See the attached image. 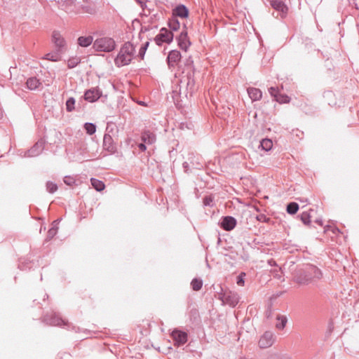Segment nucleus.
<instances>
[{
  "instance_id": "f257e3e1",
  "label": "nucleus",
  "mask_w": 359,
  "mask_h": 359,
  "mask_svg": "<svg viewBox=\"0 0 359 359\" xmlns=\"http://www.w3.org/2000/svg\"><path fill=\"white\" fill-rule=\"evenodd\" d=\"M321 271L314 265H307L299 270L294 276V281L299 285H309L322 278Z\"/></svg>"
},
{
  "instance_id": "f03ea898",
  "label": "nucleus",
  "mask_w": 359,
  "mask_h": 359,
  "mask_svg": "<svg viewBox=\"0 0 359 359\" xmlns=\"http://www.w3.org/2000/svg\"><path fill=\"white\" fill-rule=\"evenodd\" d=\"M135 52V47L130 42L125 43L114 60L115 65L118 67L129 65Z\"/></svg>"
},
{
  "instance_id": "7ed1b4c3",
  "label": "nucleus",
  "mask_w": 359,
  "mask_h": 359,
  "mask_svg": "<svg viewBox=\"0 0 359 359\" xmlns=\"http://www.w3.org/2000/svg\"><path fill=\"white\" fill-rule=\"evenodd\" d=\"M115 41L111 38H100L95 41L93 47L97 51L111 52L115 48Z\"/></svg>"
},
{
  "instance_id": "20e7f679",
  "label": "nucleus",
  "mask_w": 359,
  "mask_h": 359,
  "mask_svg": "<svg viewBox=\"0 0 359 359\" xmlns=\"http://www.w3.org/2000/svg\"><path fill=\"white\" fill-rule=\"evenodd\" d=\"M46 141L43 139L39 140L31 149L20 154L23 157H35L41 154L44 149Z\"/></svg>"
},
{
  "instance_id": "39448f33",
  "label": "nucleus",
  "mask_w": 359,
  "mask_h": 359,
  "mask_svg": "<svg viewBox=\"0 0 359 359\" xmlns=\"http://www.w3.org/2000/svg\"><path fill=\"white\" fill-rule=\"evenodd\" d=\"M52 42L54 43L55 50L64 53L67 50V42L59 31L55 30L52 34Z\"/></svg>"
},
{
  "instance_id": "423d86ee",
  "label": "nucleus",
  "mask_w": 359,
  "mask_h": 359,
  "mask_svg": "<svg viewBox=\"0 0 359 359\" xmlns=\"http://www.w3.org/2000/svg\"><path fill=\"white\" fill-rule=\"evenodd\" d=\"M173 34L166 28H161L160 32L155 36L154 41L158 46L163 43H170L173 40Z\"/></svg>"
},
{
  "instance_id": "0eeeda50",
  "label": "nucleus",
  "mask_w": 359,
  "mask_h": 359,
  "mask_svg": "<svg viewBox=\"0 0 359 359\" xmlns=\"http://www.w3.org/2000/svg\"><path fill=\"white\" fill-rule=\"evenodd\" d=\"M316 212L313 209H309V211L303 212L301 215V220L304 224H309L313 220L319 224L320 225H323V221L321 219H318L316 217Z\"/></svg>"
},
{
  "instance_id": "6e6552de",
  "label": "nucleus",
  "mask_w": 359,
  "mask_h": 359,
  "mask_svg": "<svg viewBox=\"0 0 359 359\" xmlns=\"http://www.w3.org/2000/svg\"><path fill=\"white\" fill-rule=\"evenodd\" d=\"M275 341V337L273 332L270 331L265 332L260 337L259 346L261 348H267L271 347Z\"/></svg>"
},
{
  "instance_id": "1a4fd4ad",
  "label": "nucleus",
  "mask_w": 359,
  "mask_h": 359,
  "mask_svg": "<svg viewBox=\"0 0 359 359\" xmlns=\"http://www.w3.org/2000/svg\"><path fill=\"white\" fill-rule=\"evenodd\" d=\"M269 93L276 102L280 104L289 103L290 101V97L285 94L280 93L278 88L276 87H270L269 88Z\"/></svg>"
},
{
  "instance_id": "9d476101",
  "label": "nucleus",
  "mask_w": 359,
  "mask_h": 359,
  "mask_svg": "<svg viewBox=\"0 0 359 359\" xmlns=\"http://www.w3.org/2000/svg\"><path fill=\"white\" fill-rule=\"evenodd\" d=\"M175 345L180 346L187 341V334L184 332L175 330L171 334Z\"/></svg>"
},
{
  "instance_id": "9b49d317",
  "label": "nucleus",
  "mask_w": 359,
  "mask_h": 359,
  "mask_svg": "<svg viewBox=\"0 0 359 359\" xmlns=\"http://www.w3.org/2000/svg\"><path fill=\"white\" fill-rule=\"evenodd\" d=\"M102 92L97 88L87 90L84 93V99L90 102L97 101L101 96Z\"/></svg>"
},
{
  "instance_id": "f8f14e48",
  "label": "nucleus",
  "mask_w": 359,
  "mask_h": 359,
  "mask_svg": "<svg viewBox=\"0 0 359 359\" xmlns=\"http://www.w3.org/2000/svg\"><path fill=\"white\" fill-rule=\"evenodd\" d=\"M43 320L47 325L53 326H60L65 324V320L55 313L46 315L44 316Z\"/></svg>"
},
{
  "instance_id": "ddd939ff",
  "label": "nucleus",
  "mask_w": 359,
  "mask_h": 359,
  "mask_svg": "<svg viewBox=\"0 0 359 359\" xmlns=\"http://www.w3.org/2000/svg\"><path fill=\"white\" fill-rule=\"evenodd\" d=\"M103 149L111 154H114L116 151V147L114 142L113 138L109 134H104V135Z\"/></svg>"
},
{
  "instance_id": "4468645a",
  "label": "nucleus",
  "mask_w": 359,
  "mask_h": 359,
  "mask_svg": "<svg viewBox=\"0 0 359 359\" xmlns=\"http://www.w3.org/2000/svg\"><path fill=\"white\" fill-rule=\"evenodd\" d=\"M178 46L181 49L187 50L191 43L188 39L187 32L184 29L181 32L180 35L177 37Z\"/></svg>"
},
{
  "instance_id": "2eb2a0df",
  "label": "nucleus",
  "mask_w": 359,
  "mask_h": 359,
  "mask_svg": "<svg viewBox=\"0 0 359 359\" xmlns=\"http://www.w3.org/2000/svg\"><path fill=\"white\" fill-rule=\"evenodd\" d=\"M181 53L177 50L170 51L167 57V62L169 67H174L181 59Z\"/></svg>"
},
{
  "instance_id": "dca6fc26",
  "label": "nucleus",
  "mask_w": 359,
  "mask_h": 359,
  "mask_svg": "<svg viewBox=\"0 0 359 359\" xmlns=\"http://www.w3.org/2000/svg\"><path fill=\"white\" fill-rule=\"evenodd\" d=\"M189 15L188 8L183 4L177 5L172 10V16L176 18L180 17L181 18H186Z\"/></svg>"
},
{
  "instance_id": "f3484780",
  "label": "nucleus",
  "mask_w": 359,
  "mask_h": 359,
  "mask_svg": "<svg viewBox=\"0 0 359 359\" xmlns=\"http://www.w3.org/2000/svg\"><path fill=\"white\" fill-rule=\"evenodd\" d=\"M270 4L273 9L280 11L282 14L285 15L287 13L288 8L282 0H270Z\"/></svg>"
},
{
  "instance_id": "a211bd4d",
  "label": "nucleus",
  "mask_w": 359,
  "mask_h": 359,
  "mask_svg": "<svg viewBox=\"0 0 359 359\" xmlns=\"http://www.w3.org/2000/svg\"><path fill=\"white\" fill-rule=\"evenodd\" d=\"M239 301V296L236 292H227L226 290V304H229L232 307H234Z\"/></svg>"
},
{
  "instance_id": "6ab92c4d",
  "label": "nucleus",
  "mask_w": 359,
  "mask_h": 359,
  "mask_svg": "<svg viewBox=\"0 0 359 359\" xmlns=\"http://www.w3.org/2000/svg\"><path fill=\"white\" fill-rule=\"evenodd\" d=\"M141 140L146 144H151L156 142V135L149 130H144L142 133Z\"/></svg>"
},
{
  "instance_id": "aec40b11",
  "label": "nucleus",
  "mask_w": 359,
  "mask_h": 359,
  "mask_svg": "<svg viewBox=\"0 0 359 359\" xmlns=\"http://www.w3.org/2000/svg\"><path fill=\"white\" fill-rule=\"evenodd\" d=\"M41 85V81L35 76L29 78L26 82L27 88L30 90L38 89Z\"/></svg>"
},
{
  "instance_id": "412c9836",
  "label": "nucleus",
  "mask_w": 359,
  "mask_h": 359,
  "mask_svg": "<svg viewBox=\"0 0 359 359\" xmlns=\"http://www.w3.org/2000/svg\"><path fill=\"white\" fill-rule=\"evenodd\" d=\"M248 93L249 97L252 100H255V101L260 100L262 96V91L259 89L255 88H249L248 89Z\"/></svg>"
},
{
  "instance_id": "4be33fe9",
  "label": "nucleus",
  "mask_w": 359,
  "mask_h": 359,
  "mask_svg": "<svg viewBox=\"0 0 359 359\" xmlns=\"http://www.w3.org/2000/svg\"><path fill=\"white\" fill-rule=\"evenodd\" d=\"M78 44L81 47H88L93 41L92 36H80L78 38Z\"/></svg>"
},
{
  "instance_id": "5701e85b",
  "label": "nucleus",
  "mask_w": 359,
  "mask_h": 359,
  "mask_svg": "<svg viewBox=\"0 0 359 359\" xmlns=\"http://www.w3.org/2000/svg\"><path fill=\"white\" fill-rule=\"evenodd\" d=\"M194 73L188 72L187 76V90L192 93L194 87Z\"/></svg>"
},
{
  "instance_id": "b1692460",
  "label": "nucleus",
  "mask_w": 359,
  "mask_h": 359,
  "mask_svg": "<svg viewBox=\"0 0 359 359\" xmlns=\"http://www.w3.org/2000/svg\"><path fill=\"white\" fill-rule=\"evenodd\" d=\"M58 220H55L52 223V227L48 231L47 239L50 240L56 235L58 230Z\"/></svg>"
},
{
  "instance_id": "393cba45",
  "label": "nucleus",
  "mask_w": 359,
  "mask_h": 359,
  "mask_svg": "<svg viewBox=\"0 0 359 359\" xmlns=\"http://www.w3.org/2000/svg\"><path fill=\"white\" fill-rule=\"evenodd\" d=\"M259 147L265 151H269L273 147V142L271 139L264 138L260 142Z\"/></svg>"
},
{
  "instance_id": "a878e982",
  "label": "nucleus",
  "mask_w": 359,
  "mask_h": 359,
  "mask_svg": "<svg viewBox=\"0 0 359 359\" xmlns=\"http://www.w3.org/2000/svg\"><path fill=\"white\" fill-rule=\"evenodd\" d=\"M237 224L236 219L231 216H226V231H231Z\"/></svg>"
},
{
  "instance_id": "bb28decb",
  "label": "nucleus",
  "mask_w": 359,
  "mask_h": 359,
  "mask_svg": "<svg viewBox=\"0 0 359 359\" xmlns=\"http://www.w3.org/2000/svg\"><path fill=\"white\" fill-rule=\"evenodd\" d=\"M90 182H91L92 187L97 191H102L105 187L104 182L97 179L91 178Z\"/></svg>"
},
{
  "instance_id": "cd10ccee",
  "label": "nucleus",
  "mask_w": 359,
  "mask_h": 359,
  "mask_svg": "<svg viewBox=\"0 0 359 359\" xmlns=\"http://www.w3.org/2000/svg\"><path fill=\"white\" fill-rule=\"evenodd\" d=\"M60 54H62V53L55 50V52L49 53L45 55L43 59L53 62H57L60 60Z\"/></svg>"
},
{
  "instance_id": "c85d7f7f",
  "label": "nucleus",
  "mask_w": 359,
  "mask_h": 359,
  "mask_svg": "<svg viewBox=\"0 0 359 359\" xmlns=\"http://www.w3.org/2000/svg\"><path fill=\"white\" fill-rule=\"evenodd\" d=\"M180 22L178 20L172 16V18L168 21V27L172 31H177L180 29Z\"/></svg>"
},
{
  "instance_id": "c756f323",
  "label": "nucleus",
  "mask_w": 359,
  "mask_h": 359,
  "mask_svg": "<svg viewBox=\"0 0 359 359\" xmlns=\"http://www.w3.org/2000/svg\"><path fill=\"white\" fill-rule=\"evenodd\" d=\"M84 129L90 135H93L96 132V126L93 123H86L84 124Z\"/></svg>"
},
{
  "instance_id": "7c9ffc66",
  "label": "nucleus",
  "mask_w": 359,
  "mask_h": 359,
  "mask_svg": "<svg viewBox=\"0 0 359 359\" xmlns=\"http://www.w3.org/2000/svg\"><path fill=\"white\" fill-rule=\"evenodd\" d=\"M191 287L195 291H198L203 286V281L198 278H194L191 283Z\"/></svg>"
},
{
  "instance_id": "2f4dec72",
  "label": "nucleus",
  "mask_w": 359,
  "mask_h": 359,
  "mask_svg": "<svg viewBox=\"0 0 359 359\" xmlns=\"http://www.w3.org/2000/svg\"><path fill=\"white\" fill-rule=\"evenodd\" d=\"M191 165H190V163H189L188 162H184L182 165H183V168L185 170V172H188L189 170H191L192 168H197V169H200V167H202V165H201L199 163H197L196 164L194 163H191Z\"/></svg>"
},
{
  "instance_id": "473e14b6",
  "label": "nucleus",
  "mask_w": 359,
  "mask_h": 359,
  "mask_svg": "<svg viewBox=\"0 0 359 359\" xmlns=\"http://www.w3.org/2000/svg\"><path fill=\"white\" fill-rule=\"evenodd\" d=\"M299 210L298 203H287L286 210L290 215L295 214Z\"/></svg>"
},
{
  "instance_id": "72a5a7b5",
  "label": "nucleus",
  "mask_w": 359,
  "mask_h": 359,
  "mask_svg": "<svg viewBox=\"0 0 359 359\" xmlns=\"http://www.w3.org/2000/svg\"><path fill=\"white\" fill-rule=\"evenodd\" d=\"M81 60L78 57H70L67 61L68 68L72 69L74 68L79 63H80Z\"/></svg>"
},
{
  "instance_id": "f704fd0d",
  "label": "nucleus",
  "mask_w": 359,
  "mask_h": 359,
  "mask_svg": "<svg viewBox=\"0 0 359 359\" xmlns=\"http://www.w3.org/2000/svg\"><path fill=\"white\" fill-rule=\"evenodd\" d=\"M277 320L280 322L276 324V327L278 330H283L287 323V318L285 316H278Z\"/></svg>"
},
{
  "instance_id": "c9c22d12",
  "label": "nucleus",
  "mask_w": 359,
  "mask_h": 359,
  "mask_svg": "<svg viewBox=\"0 0 359 359\" xmlns=\"http://www.w3.org/2000/svg\"><path fill=\"white\" fill-rule=\"evenodd\" d=\"M75 99L69 97L66 102V109L67 111H72L74 109Z\"/></svg>"
},
{
  "instance_id": "e433bc0d",
  "label": "nucleus",
  "mask_w": 359,
  "mask_h": 359,
  "mask_svg": "<svg viewBox=\"0 0 359 359\" xmlns=\"http://www.w3.org/2000/svg\"><path fill=\"white\" fill-rule=\"evenodd\" d=\"M57 189V186L55 183L48 181L46 182V190L51 194H53Z\"/></svg>"
},
{
  "instance_id": "4c0bfd02",
  "label": "nucleus",
  "mask_w": 359,
  "mask_h": 359,
  "mask_svg": "<svg viewBox=\"0 0 359 359\" xmlns=\"http://www.w3.org/2000/svg\"><path fill=\"white\" fill-rule=\"evenodd\" d=\"M63 181L65 184L69 187H72L76 184V180L72 176H65Z\"/></svg>"
},
{
  "instance_id": "58836bf2",
  "label": "nucleus",
  "mask_w": 359,
  "mask_h": 359,
  "mask_svg": "<svg viewBox=\"0 0 359 359\" xmlns=\"http://www.w3.org/2000/svg\"><path fill=\"white\" fill-rule=\"evenodd\" d=\"M246 276L245 273L241 272L236 277V282L239 286H243L245 283L244 278Z\"/></svg>"
},
{
  "instance_id": "ea45409f",
  "label": "nucleus",
  "mask_w": 359,
  "mask_h": 359,
  "mask_svg": "<svg viewBox=\"0 0 359 359\" xmlns=\"http://www.w3.org/2000/svg\"><path fill=\"white\" fill-rule=\"evenodd\" d=\"M193 64H194V61L191 57H189V58H187L186 60L185 65L187 67L188 69H189L190 72H191L192 73H194V69Z\"/></svg>"
},
{
  "instance_id": "a19ab883",
  "label": "nucleus",
  "mask_w": 359,
  "mask_h": 359,
  "mask_svg": "<svg viewBox=\"0 0 359 359\" xmlns=\"http://www.w3.org/2000/svg\"><path fill=\"white\" fill-rule=\"evenodd\" d=\"M329 231H331L334 234H337L340 232L337 227L327 225L325 227V232L327 233Z\"/></svg>"
},
{
  "instance_id": "79ce46f5",
  "label": "nucleus",
  "mask_w": 359,
  "mask_h": 359,
  "mask_svg": "<svg viewBox=\"0 0 359 359\" xmlns=\"http://www.w3.org/2000/svg\"><path fill=\"white\" fill-rule=\"evenodd\" d=\"M146 50H147V49H145L144 48L140 47V48L139 50V53H138V56L141 59L144 58L145 53H146Z\"/></svg>"
},
{
  "instance_id": "37998d69",
  "label": "nucleus",
  "mask_w": 359,
  "mask_h": 359,
  "mask_svg": "<svg viewBox=\"0 0 359 359\" xmlns=\"http://www.w3.org/2000/svg\"><path fill=\"white\" fill-rule=\"evenodd\" d=\"M214 201V198L212 197L211 195H205L203 198V202H212Z\"/></svg>"
},
{
  "instance_id": "c03bdc74",
  "label": "nucleus",
  "mask_w": 359,
  "mask_h": 359,
  "mask_svg": "<svg viewBox=\"0 0 359 359\" xmlns=\"http://www.w3.org/2000/svg\"><path fill=\"white\" fill-rule=\"evenodd\" d=\"M139 5L141 6L142 9H144L147 7L145 0H135Z\"/></svg>"
},
{
  "instance_id": "a18cd8bd",
  "label": "nucleus",
  "mask_w": 359,
  "mask_h": 359,
  "mask_svg": "<svg viewBox=\"0 0 359 359\" xmlns=\"http://www.w3.org/2000/svg\"><path fill=\"white\" fill-rule=\"evenodd\" d=\"M145 144L146 143L142 142V143H140L138 144V148L140 149V150L141 151H144L147 149V147H146Z\"/></svg>"
},
{
  "instance_id": "49530a36",
  "label": "nucleus",
  "mask_w": 359,
  "mask_h": 359,
  "mask_svg": "<svg viewBox=\"0 0 359 359\" xmlns=\"http://www.w3.org/2000/svg\"><path fill=\"white\" fill-rule=\"evenodd\" d=\"M219 224L222 229H224V217H221L219 222Z\"/></svg>"
},
{
  "instance_id": "de8ad7c7",
  "label": "nucleus",
  "mask_w": 359,
  "mask_h": 359,
  "mask_svg": "<svg viewBox=\"0 0 359 359\" xmlns=\"http://www.w3.org/2000/svg\"><path fill=\"white\" fill-rule=\"evenodd\" d=\"M257 218L259 221H264L266 219V217L264 215H260L257 216Z\"/></svg>"
},
{
  "instance_id": "09e8293b",
  "label": "nucleus",
  "mask_w": 359,
  "mask_h": 359,
  "mask_svg": "<svg viewBox=\"0 0 359 359\" xmlns=\"http://www.w3.org/2000/svg\"><path fill=\"white\" fill-rule=\"evenodd\" d=\"M268 264L271 266H276V261H274L273 259H271L268 261Z\"/></svg>"
},
{
  "instance_id": "8fccbe9b",
  "label": "nucleus",
  "mask_w": 359,
  "mask_h": 359,
  "mask_svg": "<svg viewBox=\"0 0 359 359\" xmlns=\"http://www.w3.org/2000/svg\"><path fill=\"white\" fill-rule=\"evenodd\" d=\"M149 46V42L147 41L141 47L144 48L145 49H147Z\"/></svg>"
},
{
  "instance_id": "3c124183",
  "label": "nucleus",
  "mask_w": 359,
  "mask_h": 359,
  "mask_svg": "<svg viewBox=\"0 0 359 359\" xmlns=\"http://www.w3.org/2000/svg\"><path fill=\"white\" fill-rule=\"evenodd\" d=\"M137 103H138V104H140L141 106H147V104L143 101H140Z\"/></svg>"
},
{
  "instance_id": "603ef678",
  "label": "nucleus",
  "mask_w": 359,
  "mask_h": 359,
  "mask_svg": "<svg viewBox=\"0 0 359 359\" xmlns=\"http://www.w3.org/2000/svg\"><path fill=\"white\" fill-rule=\"evenodd\" d=\"M300 202H305V203H307V202H309V201H308V199H307V198H306L305 200H300Z\"/></svg>"
},
{
  "instance_id": "864d4df0",
  "label": "nucleus",
  "mask_w": 359,
  "mask_h": 359,
  "mask_svg": "<svg viewBox=\"0 0 359 359\" xmlns=\"http://www.w3.org/2000/svg\"><path fill=\"white\" fill-rule=\"evenodd\" d=\"M221 300L222 302L224 303V300L223 299V297H221Z\"/></svg>"
},
{
  "instance_id": "5fc2aeb1",
  "label": "nucleus",
  "mask_w": 359,
  "mask_h": 359,
  "mask_svg": "<svg viewBox=\"0 0 359 359\" xmlns=\"http://www.w3.org/2000/svg\"><path fill=\"white\" fill-rule=\"evenodd\" d=\"M252 202L257 203V202H259V201H257V200H254V201H252Z\"/></svg>"
},
{
  "instance_id": "6e6d98bb",
  "label": "nucleus",
  "mask_w": 359,
  "mask_h": 359,
  "mask_svg": "<svg viewBox=\"0 0 359 359\" xmlns=\"http://www.w3.org/2000/svg\"><path fill=\"white\" fill-rule=\"evenodd\" d=\"M218 242L219 243L221 242V238H218Z\"/></svg>"
},
{
  "instance_id": "4d7b16f0",
  "label": "nucleus",
  "mask_w": 359,
  "mask_h": 359,
  "mask_svg": "<svg viewBox=\"0 0 359 359\" xmlns=\"http://www.w3.org/2000/svg\"><path fill=\"white\" fill-rule=\"evenodd\" d=\"M237 202L241 203V201L240 199H237Z\"/></svg>"
}]
</instances>
